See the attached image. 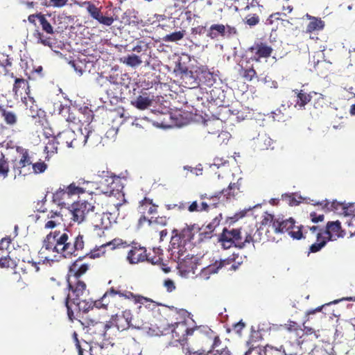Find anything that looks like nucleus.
Listing matches in <instances>:
<instances>
[{
    "label": "nucleus",
    "mask_w": 355,
    "mask_h": 355,
    "mask_svg": "<svg viewBox=\"0 0 355 355\" xmlns=\"http://www.w3.org/2000/svg\"><path fill=\"white\" fill-rule=\"evenodd\" d=\"M162 334L171 333V343L175 347H180L185 355H209V350L205 352L204 350H196L193 345L198 343L202 336L200 327L189 328L186 320L175 322L166 324Z\"/></svg>",
    "instance_id": "1"
},
{
    "label": "nucleus",
    "mask_w": 355,
    "mask_h": 355,
    "mask_svg": "<svg viewBox=\"0 0 355 355\" xmlns=\"http://www.w3.org/2000/svg\"><path fill=\"white\" fill-rule=\"evenodd\" d=\"M114 198H108L106 201V205L110 206V208L102 214L94 213V211L90 218V222L94 227V230L96 231V234L100 237L104 235L105 230L111 227L112 221H114L112 214L119 211V207L122 205V203H114Z\"/></svg>",
    "instance_id": "2"
},
{
    "label": "nucleus",
    "mask_w": 355,
    "mask_h": 355,
    "mask_svg": "<svg viewBox=\"0 0 355 355\" xmlns=\"http://www.w3.org/2000/svg\"><path fill=\"white\" fill-rule=\"evenodd\" d=\"M345 235V232L342 229L341 223L339 220L329 221L323 232L318 234V242H315L309 246L308 255L320 251L328 241L343 238Z\"/></svg>",
    "instance_id": "3"
},
{
    "label": "nucleus",
    "mask_w": 355,
    "mask_h": 355,
    "mask_svg": "<svg viewBox=\"0 0 355 355\" xmlns=\"http://www.w3.org/2000/svg\"><path fill=\"white\" fill-rule=\"evenodd\" d=\"M70 233L67 229L51 232L44 238L42 247L49 252L57 253L59 259H64Z\"/></svg>",
    "instance_id": "4"
},
{
    "label": "nucleus",
    "mask_w": 355,
    "mask_h": 355,
    "mask_svg": "<svg viewBox=\"0 0 355 355\" xmlns=\"http://www.w3.org/2000/svg\"><path fill=\"white\" fill-rule=\"evenodd\" d=\"M67 286L69 290L65 298L64 304L67 311V315L70 321L73 322L76 317L73 315V304L81 300L86 292V284L84 281L67 280Z\"/></svg>",
    "instance_id": "5"
},
{
    "label": "nucleus",
    "mask_w": 355,
    "mask_h": 355,
    "mask_svg": "<svg viewBox=\"0 0 355 355\" xmlns=\"http://www.w3.org/2000/svg\"><path fill=\"white\" fill-rule=\"evenodd\" d=\"M218 242L224 249H229L232 246L242 249L245 247V239L243 240L241 229L233 228L228 230L223 228L218 237Z\"/></svg>",
    "instance_id": "6"
},
{
    "label": "nucleus",
    "mask_w": 355,
    "mask_h": 355,
    "mask_svg": "<svg viewBox=\"0 0 355 355\" xmlns=\"http://www.w3.org/2000/svg\"><path fill=\"white\" fill-rule=\"evenodd\" d=\"M94 209V205L87 200H79L74 202L71 204L70 209L72 214L73 220L80 223L88 217L91 218Z\"/></svg>",
    "instance_id": "7"
},
{
    "label": "nucleus",
    "mask_w": 355,
    "mask_h": 355,
    "mask_svg": "<svg viewBox=\"0 0 355 355\" xmlns=\"http://www.w3.org/2000/svg\"><path fill=\"white\" fill-rule=\"evenodd\" d=\"M112 316L115 322V327L119 331L126 330L130 327L139 329L143 324L142 321L134 318L129 309L122 311L121 314L116 313Z\"/></svg>",
    "instance_id": "8"
},
{
    "label": "nucleus",
    "mask_w": 355,
    "mask_h": 355,
    "mask_svg": "<svg viewBox=\"0 0 355 355\" xmlns=\"http://www.w3.org/2000/svg\"><path fill=\"white\" fill-rule=\"evenodd\" d=\"M80 6L85 8L89 15L97 22L104 26H111L114 19L112 16L104 15L102 12V7H97L90 1H85L80 4Z\"/></svg>",
    "instance_id": "9"
},
{
    "label": "nucleus",
    "mask_w": 355,
    "mask_h": 355,
    "mask_svg": "<svg viewBox=\"0 0 355 355\" xmlns=\"http://www.w3.org/2000/svg\"><path fill=\"white\" fill-rule=\"evenodd\" d=\"M248 51L251 53L250 60L259 62L262 58H270L273 52L272 47L266 42H255L252 46L248 48Z\"/></svg>",
    "instance_id": "10"
},
{
    "label": "nucleus",
    "mask_w": 355,
    "mask_h": 355,
    "mask_svg": "<svg viewBox=\"0 0 355 355\" xmlns=\"http://www.w3.org/2000/svg\"><path fill=\"white\" fill-rule=\"evenodd\" d=\"M186 244L180 243V241H173L171 239L170 243V259L174 262L178 263L181 267L183 266V263L187 259H191L192 256L190 257L189 253L185 248Z\"/></svg>",
    "instance_id": "11"
},
{
    "label": "nucleus",
    "mask_w": 355,
    "mask_h": 355,
    "mask_svg": "<svg viewBox=\"0 0 355 355\" xmlns=\"http://www.w3.org/2000/svg\"><path fill=\"white\" fill-rule=\"evenodd\" d=\"M84 247L85 241L83 236L80 234L74 235L71 232L64 259H71L73 257L78 256L79 252L84 249Z\"/></svg>",
    "instance_id": "12"
},
{
    "label": "nucleus",
    "mask_w": 355,
    "mask_h": 355,
    "mask_svg": "<svg viewBox=\"0 0 355 355\" xmlns=\"http://www.w3.org/2000/svg\"><path fill=\"white\" fill-rule=\"evenodd\" d=\"M201 229L196 224L190 225H187L186 227L182 228L180 231L174 230L173 231L174 235L172 236V239L173 241H180V243L187 244L192 242L195 235Z\"/></svg>",
    "instance_id": "13"
},
{
    "label": "nucleus",
    "mask_w": 355,
    "mask_h": 355,
    "mask_svg": "<svg viewBox=\"0 0 355 355\" xmlns=\"http://www.w3.org/2000/svg\"><path fill=\"white\" fill-rule=\"evenodd\" d=\"M129 246L130 244L127 241L116 238L92 250L87 255L91 259L99 258L105 254V248L107 247H110V249L113 250L116 248H126Z\"/></svg>",
    "instance_id": "14"
},
{
    "label": "nucleus",
    "mask_w": 355,
    "mask_h": 355,
    "mask_svg": "<svg viewBox=\"0 0 355 355\" xmlns=\"http://www.w3.org/2000/svg\"><path fill=\"white\" fill-rule=\"evenodd\" d=\"M57 144L60 148H78L80 146L79 137H77L75 132L71 129H66L57 134Z\"/></svg>",
    "instance_id": "15"
},
{
    "label": "nucleus",
    "mask_w": 355,
    "mask_h": 355,
    "mask_svg": "<svg viewBox=\"0 0 355 355\" xmlns=\"http://www.w3.org/2000/svg\"><path fill=\"white\" fill-rule=\"evenodd\" d=\"M116 295L128 300H132V297H134L133 293L127 290H123L121 288V286H119L116 288L111 287L104 293V295L101 299L97 300L96 304L98 305L101 308L107 309V306L110 304V300H108V297H114Z\"/></svg>",
    "instance_id": "16"
},
{
    "label": "nucleus",
    "mask_w": 355,
    "mask_h": 355,
    "mask_svg": "<svg viewBox=\"0 0 355 355\" xmlns=\"http://www.w3.org/2000/svg\"><path fill=\"white\" fill-rule=\"evenodd\" d=\"M158 206L153 202V200L149 198L145 197L139 201L138 211L141 214L139 219V225H143L149 218L146 215H153L157 214Z\"/></svg>",
    "instance_id": "17"
},
{
    "label": "nucleus",
    "mask_w": 355,
    "mask_h": 355,
    "mask_svg": "<svg viewBox=\"0 0 355 355\" xmlns=\"http://www.w3.org/2000/svg\"><path fill=\"white\" fill-rule=\"evenodd\" d=\"M319 232H323V230L317 225L313 226H303L300 225L297 227L296 231H291L289 235L295 239H306L309 238L310 236H315L316 241L318 242V234Z\"/></svg>",
    "instance_id": "18"
},
{
    "label": "nucleus",
    "mask_w": 355,
    "mask_h": 355,
    "mask_svg": "<svg viewBox=\"0 0 355 355\" xmlns=\"http://www.w3.org/2000/svg\"><path fill=\"white\" fill-rule=\"evenodd\" d=\"M147 259L146 250L139 244L133 243L127 255L130 263L135 264L146 261Z\"/></svg>",
    "instance_id": "19"
},
{
    "label": "nucleus",
    "mask_w": 355,
    "mask_h": 355,
    "mask_svg": "<svg viewBox=\"0 0 355 355\" xmlns=\"http://www.w3.org/2000/svg\"><path fill=\"white\" fill-rule=\"evenodd\" d=\"M89 267L87 263H80V260L77 259L70 266L67 280L82 281L80 277L89 270Z\"/></svg>",
    "instance_id": "20"
},
{
    "label": "nucleus",
    "mask_w": 355,
    "mask_h": 355,
    "mask_svg": "<svg viewBox=\"0 0 355 355\" xmlns=\"http://www.w3.org/2000/svg\"><path fill=\"white\" fill-rule=\"evenodd\" d=\"M10 243L9 238H3L0 241V267L10 268L15 265L13 260L9 257L8 250Z\"/></svg>",
    "instance_id": "21"
},
{
    "label": "nucleus",
    "mask_w": 355,
    "mask_h": 355,
    "mask_svg": "<svg viewBox=\"0 0 355 355\" xmlns=\"http://www.w3.org/2000/svg\"><path fill=\"white\" fill-rule=\"evenodd\" d=\"M36 19L40 22L42 30L49 35L54 34V29L51 23L47 20L46 15L42 12L30 15L28 17L29 23L37 27Z\"/></svg>",
    "instance_id": "22"
},
{
    "label": "nucleus",
    "mask_w": 355,
    "mask_h": 355,
    "mask_svg": "<svg viewBox=\"0 0 355 355\" xmlns=\"http://www.w3.org/2000/svg\"><path fill=\"white\" fill-rule=\"evenodd\" d=\"M295 221L293 218L284 219L283 218L278 217L273 223L274 232L277 234L285 232L289 234L291 231H295Z\"/></svg>",
    "instance_id": "23"
},
{
    "label": "nucleus",
    "mask_w": 355,
    "mask_h": 355,
    "mask_svg": "<svg viewBox=\"0 0 355 355\" xmlns=\"http://www.w3.org/2000/svg\"><path fill=\"white\" fill-rule=\"evenodd\" d=\"M31 164V157H29L28 150H23L19 161L15 163L12 167L15 173V178L20 175L24 176L26 173H24L23 168L27 166H30Z\"/></svg>",
    "instance_id": "24"
},
{
    "label": "nucleus",
    "mask_w": 355,
    "mask_h": 355,
    "mask_svg": "<svg viewBox=\"0 0 355 355\" xmlns=\"http://www.w3.org/2000/svg\"><path fill=\"white\" fill-rule=\"evenodd\" d=\"M135 304H140L138 306L139 311H140L144 306L146 309L149 311H155L162 304L157 303L150 298L144 297L139 294H134L132 300Z\"/></svg>",
    "instance_id": "25"
},
{
    "label": "nucleus",
    "mask_w": 355,
    "mask_h": 355,
    "mask_svg": "<svg viewBox=\"0 0 355 355\" xmlns=\"http://www.w3.org/2000/svg\"><path fill=\"white\" fill-rule=\"evenodd\" d=\"M162 250L160 248H155L153 250V254L150 252L147 254V259L146 261L151 263L152 264H162V269L166 273H168L171 271V268L166 266V264L162 263Z\"/></svg>",
    "instance_id": "26"
},
{
    "label": "nucleus",
    "mask_w": 355,
    "mask_h": 355,
    "mask_svg": "<svg viewBox=\"0 0 355 355\" xmlns=\"http://www.w3.org/2000/svg\"><path fill=\"white\" fill-rule=\"evenodd\" d=\"M97 300L93 302L92 300H80L77 301V303L75 302L73 304V315L75 316V313L83 312L87 313L89 310L93 309L94 307L97 309H101L98 305L96 304Z\"/></svg>",
    "instance_id": "27"
},
{
    "label": "nucleus",
    "mask_w": 355,
    "mask_h": 355,
    "mask_svg": "<svg viewBox=\"0 0 355 355\" xmlns=\"http://www.w3.org/2000/svg\"><path fill=\"white\" fill-rule=\"evenodd\" d=\"M22 90L25 92V93L27 94L28 97L31 100L33 101V98L32 97H30V87L28 82L22 78H15V83L12 87V92L15 94V95H21L22 94Z\"/></svg>",
    "instance_id": "28"
},
{
    "label": "nucleus",
    "mask_w": 355,
    "mask_h": 355,
    "mask_svg": "<svg viewBox=\"0 0 355 355\" xmlns=\"http://www.w3.org/2000/svg\"><path fill=\"white\" fill-rule=\"evenodd\" d=\"M70 198L65 187L60 188L53 194V201L62 207L69 205Z\"/></svg>",
    "instance_id": "29"
},
{
    "label": "nucleus",
    "mask_w": 355,
    "mask_h": 355,
    "mask_svg": "<svg viewBox=\"0 0 355 355\" xmlns=\"http://www.w3.org/2000/svg\"><path fill=\"white\" fill-rule=\"evenodd\" d=\"M101 137L93 130L87 132L86 135L82 134L79 136L80 146L88 144L89 146H96L101 143Z\"/></svg>",
    "instance_id": "30"
},
{
    "label": "nucleus",
    "mask_w": 355,
    "mask_h": 355,
    "mask_svg": "<svg viewBox=\"0 0 355 355\" xmlns=\"http://www.w3.org/2000/svg\"><path fill=\"white\" fill-rule=\"evenodd\" d=\"M306 17L310 20V21L306 26V33H311L314 31H322L324 28V21L320 18L311 16L309 14H306Z\"/></svg>",
    "instance_id": "31"
},
{
    "label": "nucleus",
    "mask_w": 355,
    "mask_h": 355,
    "mask_svg": "<svg viewBox=\"0 0 355 355\" xmlns=\"http://www.w3.org/2000/svg\"><path fill=\"white\" fill-rule=\"evenodd\" d=\"M79 322L82 325L83 329L87 330H94V327H96L99 331H102L103 329V322H101L97 320H94L92 318H90L88 316L82 317L81 319H80Z\"/></svg>",
    "instance_id": "32"
},
{
    "label": "nucleus",
    "mask_w": 355,
    "mask_h": 355,
    "mask_svg": "<svg viewBox=\"0 0 355 355\" xmlns=\"http://www.w3.org/2000/svg\"><path fill=\"white\" fill-rule=\"evenodd\" d=\"M293 92L296 94L297 98L295 104V107L304 108L311 100L312 96L311 94L306 93L302 89H295Z\"/></svg>",
    "instance_id": "33"
},
{
    "label": "nucleus",
    "mask_w": 355,
    "mask_h": 355,
    "mask_svg": "<svg viewBox=\"0 0 355 355\" xmlns=\"http://www.w3.org/2000/svg\"><path fill=\"white\" fill-rule=\"evenodd\" d=\"M107 179L105 181L107 182V185L109 187V191L111 193L114 191H121L123 188V184L122 183V180L119 176L116 175H110L107 176Z\"/></svg>",
    "instance_id": "34"
},
{
    "label": "nucleus",
    "mask_w": 355,
    "mask_h": 355,
    "mask_svg": "<svg viewBox=\"0 0 355 355\" xmlns=\"http://www.w3.org/2000/svg\"><path fill=\"white\" fill-rule=\"evenodd\" d=\"M317 205H321L324 209H326L327 211H340L343 214L344 208L345 204L338 202L336 200H334L332 202H329L327 200H322L320 202H317Z\"/></svg>",
    "instance_id": "35"
},
{
    "label": "nucleus",
    "mask_w": 355,
    "mask_h": 355,
    "mask_svg": "<svg viewBox=\"0 0 355 355\" xmlns=\"http://www.w3.org/2000/svg\"><path fill=\"white\" fill-rule=\"evenodd\" d=\"M226 26L223 24H212L207 32V36L211 40L218 38V36L225 37Z\"/></svg>",
    "instance_id": "36"
},
{
    "label": "nucleus",
    "mask_w": 355,
    "mask_h": 355,
    "mask_svg": "<svg viewBox=\"0 0 355 355\" xmlns=\"http://www.w3.org/2000/svg\"><path fill=\"white\" fill-rule=\"evenodd\" d=\"M263 227L250 229L249 232H245V245L247 243H257L261 241Z\"/></svg>",
    "instance_id": "37"
},
{
    "label": "nucleus",
    "mask_w": 355,
    "mask_h": 355,
    "mask_svg": "<svg viewBox=\"0 0 355 355\" xmlns=\"http://www.w3.org/2000/svg\"><path fill=\"white\" fill-rule=\"evenodd\" d=\"M33 37L36 40L37 44H41L45 46L52 48L54 42L50 37H46L42 32H41L38 27L33 31Z\"/></svg>",
    "instance_id": "38"
},
{
    "label": "nucleus",
    "mask_w": 355,
    "mask_h": 355,
    "mask_svg": "<svg viewBox=\"0 0 355 355\" xmlns=\"http://www.w3.org/2000/svg\"><path fill=\"white\" fill-rule=\"evenodd\" d=\"M234 261V259L227 258L225 259L216 261L213 264L209 265L207 270L209 273H217L222 268L232 264Z\"/></svg>",
    "instance_id": "39"
},
{
    "label": "nucleus",
    "mask_w": 355,
    "mask_h": 355,
    "mask_svg": "<svg viewBox=\"0 0 355 355\" xmlns=\"http://www.w3.org/2000/svg\"><path fill=\"white\" fill-rule=\"evenodd\" d=\"M240 187L241 184L239 180L236 182L230 183L227 189H223L220 192L227 199H230L234 198L240 192Z\"/></svg>",
    "instance_id": "40"
},
{
    "label": "nucleus",
    "mask_w": 355,
    "mask_h": 355,
    "mask_svg": "<svg viewBox=\"0 0 355 355\" xmlns=\"http://www.w3.org/2000/svg\"><path fill=\"white\" fill-rule=\"evenodd\" d=\"M223 127V122L218 119L209 120L205 122V128L208 133L217 134Z\"/></svg>",
    "instance_id": "41"
},
{
    "label": "nucleus",
    "mask_w": 355,
    "mask_h": 355,
    "mask_svg": "<svg viewBox=\"0 0 355 355\" xmlns=\"http://www.w3.org/2000/svg\"><path fill=\"white\" fill-rule=\"evenodd\" d=\"M239 73L240 75L248 81H251L257 76V72L252 66L243 67L241 65Z\"/></svg>",
    "instance_id": "42"
},
{
    "label": "nucleus",
    "mask_w": 355,
    "mask_h": 355,
    "mask_svg": "<svg viewBox=\"0 0 355 355\" xmlns=\"http://www.w3.org/2000/svg\"><path fill=\"white\" fill-rule=\"evenodd\" d=\"M1 116L3 118L5 123L8 125L12 126L17 122V116L12 111H9L6 109L1 113Z\"/></svg>",
    "instance_id": "43"
},
{
    "label": "nucleus",
    "mask_w": 355,
    "mask_h": 355,
    "mask_svg": "<svg viewBox=\"0 0 355 355\" xmlns=\"http://www.w3.org/2000/svg\"><path fill=\"white\" fill-rule=\"evenodd\" d=\"M209 205L202 201L200 205L197 201H193L187 207L189 212H200L202 211H208Z\"/></svg>",
    "instance_id": "44"
},
{
    "label": "nucleus",
    "mask_w": 355,
    "mask_h": 355,
    "mask_svg": "<svg viewBox=\"0 0 355 355\" xmlns=\"http://www.w3.org/2000/svg\"><path fill=\"white\" fill-rule=\"evenodd\" d=\"M162 311L169 318L175 319V320H178V318L176 317L178 315H180L182 313V314L187 313V311L184 309L178 311V309L176 308H174L173 306L168 307V306H164V307Z\"/></svg>",
    "instance_id": "45"
},
{
    "label": "nucleus",
    "mask_w": 355,
    "mask_h": 355,
    "mask_svg": "<svg viewBox=\"0 0 355 355\" xmlns=\"http://www.w3.org/2000/svg\"><path fill=\"white\" fill-rule=\"evenodd\" d=\"M10 171L9 164L5 155L0 153V176L3 179L8 176Z\"/></svg>",
    "instance_id": "46"
},
{
    "label": "nucleus",
    "mask_w": 355,
    "mask_h": 355,
    "mask_svg": "<svg viewBox=\"0 0 355 355\" xmlns=\"http://www.w3.org/2000/svg\"><path fill=\"white\" fill-rule=\"evenodd\" d=\"M123 62L131 67H136L142 63V60L139 56L135 54H131L124 57L123 59Z\"/></svg>",
    "instance_id": "47"
},
{
    "label": "nucleus",
    "mask_w": 355,
    "mask_h": 355,
    "mask_svg": "<svg viewBox=\"0 0 355 355\" xmlns=\"http://www.w3.org/2000/svg\"><path fill=\"white\" fill-rule=\"evenodd\" d=\"M58 148H60V145L57 144L56 136L52 137V139H49L48 142L46 144L44 151L46 152L48 155H52L58 152Z\"/></svg>",
    "instance_id": "48"
},
{
    "label": "nucleus",
    "mask_w": 355,
    "mask_h": 355,
    "mask_svg": "<svg viewBox=\"0 0 355 355\" xmlns=\"http://www.w3.org/2000/svg\"><path fill=\"white\" fill-rule=\"evenodd\" d=\"M67 192L69 193L70 197L73 195H77L83 193L86 191V188L80 186V182H78V184L76 185V183L73 182L70 184L69 186L65 187Z\"/></svg>",
    "instance_id": "49"
},
{
    "label": "nucleus",
    "mask_w": 355,
    "mask_h": 355,
    "mask_svg": "<svg viewBox=\"0 0 355 355\" xmlns=\"http://www.w3.org/2000/svg\"><path fill=\"white\" fill-rule=\"evenodd\" d=\"M184 31H175L165 35L163 40L165 42H177L184 37Z\"/></svg>",
    "instance_id": "50"
},
{
    "label": "nucleus",
    "mask_w": 355,
    "mask_h": 355,
    "mask_svg": "<svg viewBox=\"0 0 355 355\" xmlns=\"http://www.w3.org/2000/svg\"><path fill=\"white\" fill-rule=\"evenodd\" d=\"M276 218L275 216L269 214L268 212H265L262 216V220L261 221V227L270 226L273 227V223L276 221Z\"/></svg>",
    "instance_id": "51"
},
{
    "label": "nucleus",
    "mask_w": 355,
    "mask_h": 355,
    "mask_svg": "<svg viewBox=\"0 0 355 355\" xmlns=\"http://www.w3.org/2000/svg\"><path fill=\"white\" fill-rule=\"evenodd\" d=\"M272 140L270 137H264L258 139L257 147L261 150H268L269 147L272 145Z\"/></svg>",
    "instance_id": "52"
},
{
    "label": "nucleus",
    "mask_w": 355,
    "mask_h": 355,
    "mask_svg": "<svg viewBox=\"0 0 355 355\" xmlns=\"http://www.w3.org/2000/svg\"><path fill=\"white\" fill-rule=\"evenodd\" d=\"M40 265H44V263L28 261L26 263V270H28L31 273H37L40 270Z\"/></svg>",
    "instance_id": "53"
},
{
    "label": "nucleus",
    "mask_w": 355,
    "mask_h": 355,
    "mask_svg": "<svg viewBox=\"0 0 355 355\" xmlns=\"http://www.w3.org/2000/svg\"><path fill=\"white\" fill-rule=\"evenodd\" d=\"M136 107L139 110H144L150 105V101L147 97L139 96L136 101Z\"/></svg>",
    "instance_id": "54"
},
{
    "label": "nucleus",
    "mask_w": 355,
    "mask_h": 355,
    "mask_svg": "<svg viewBox=\"0 0 355 355\" xmlns=\"http://www.w3.org/2000/svg\"><path fill=\"white\" fill-rule=\"evenodd\" d=\"M187 203L184 201L178 203H170L166 205L168 210L177 209L178 211H184L187 209Z\"/></svg>",
    "instance_id": "55"
},
{
    "label": "nucleus",
    "mask_w": 355,
    "mask_h": 355,
    "mask_svg": "<svg viewBox=\"0 0 355 355\" xmlns=\"http://www.w3.org/2000/svg\"><path fill=\"white\" fill-rule=\"evenodd\" d=\"M284 328L290 332H297L301 330V327L298 323L294 321L289 320L286 324H284Z\"/></svg>",
    "instance_id": "56"
},
{
    "label": "nucleus",
    "mask_w": 355,
    "mask_h": 355,
    "mask_svg": "<svg viewBox=\"0 0 355 355\" xmlns=\"http://www.w3.org/2000/svg\"><path fill=\"white\" fill-rule=\"evenodd\" d=\"M47 168V165L44 162H37L33 164V169L35 173H44Z\"/></svg>",
    "instance_id": "57"
},
{
    "label": "nucleus",
    "mask_w": 355,
    "mask_h": 355,
    "mask_svg": "<svg viewBox=\"0 0 355 355\" xmlns=\"http://www.w3.org/2000/svg\"><path fill=\"white\" fill-rule=\"evenodd\" d=\"M223 219L222 214H219L216 216L207 226L206 229L212 230L214 231L216 227L220 225L221 220Z\"/></svg>",
    "instance_id": "58"
},
{
    "label": "nucleus",
    "mask_w": 355,
    "mask_h": 355,
    "mask_svg": "<svg viewBox=\"0 0 355 355\" xmlns=\"http://www.w3.org/2000/svg\"><path fill=\"white\" fill-rule=\"evenodd\" d=\"M148 224L153 225V224H158L162 226H164L166 225L167 220L166 217H154L151 216L147 221Z\"/></svg>",
    "instance_id": "59"
},
{
    "label": "nucleus",
    "mask_w": 355,
    "mask_h": 355,
    "mask_svg": "<svg viewBox=\"0 0 355 355\" xmlns=\"http://www.w3.org/2000/svg\"><path fill=\"white\" fill-rule=\"evenodd\" d=\"M103 329H102V331H99V333L103 335V336H106V332L107 331L113 327H115V322H114V318L113 316L112 315V317L110 318V320L107 321L106 323H104L103 322Z\"/></svg>",
    "instance_id": "60"
},
{
    "label": "nucleus",
    "mask_w": 355,
    "mask_h": 355,
    "mask_svg": "<svg viewBox=\"0 0 355 355\" xmlns=\"http://www.w3.org/2000/svg\"><path fill=\"white\" fill-rule=\"evenodd\" d=\"M282 199L288 202L291 206L297 205L300 201L297 200L294 193L282 195Z\"/></svg>",
    "instance_id": "61"
},
{
    "label": "nucleus",
    "mask_w": 355,
    "mask_h": 355,
    "mask_svg": "<svg viewBox=\"0 0 355 355\" xmlns=\"http://www.w3.org/2000/svg\"><path fill=\"white\" fill-rule=\"evenodd\" d=\"M343 214L345 216H352L355 217V203L353 202L345 205Z\"/></svg>",
    "instance_id": "62"
},
{
    "label": "nucleus",
    "mask_w": 355,
    "mask_h": 355,
    "mask_svg": "<svg viewBox=\"0 0 355 355\" xmlns=\"http://www.w3.org/2000/svg\"><path fill=\"white\" fill-rule=\"evenodd\" d=\"M259 22V17L257 15H249L246 17V24L250 26H255Z\"/></svg>",
    "instance_id": "63"
},
{
    "label": "nucleus",
    "mask_w": 355,
    "mask_h": 355,
    "mask_svg": "<svg viewBox=\"0 0 355 355\" xmlns=\"http://www.w3.org/2000/svg\"><path fill=\"white\" fill-rule=\"evenodd\" d=\"M214 230L205 229L204 230H200L199 233V241H203L204 239H211L212 237V233Z\"/></svg>",
    "instance_id": "64"
}]
</instances>
